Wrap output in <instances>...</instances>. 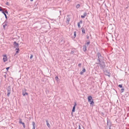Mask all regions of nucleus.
Wrapping results in <instances>:
<instances>
[{
  "label": "nucleus",
  "mask_w": 129,
  "mask_h": 129,
  "mask_svg": "<svg viewBox=\"0 0 129 129\" xmlns=\"http://www.w3.org/2000/svg\"><path fill=\"white\" fill-rule=\"evenodd\" d=\"M98 63H96L99 64V65L100 68L101 69H103L106 66L105 63L104 61V60H102V61H98Z\"/></svg>",
  "instance_id": "f257e3e1"
},
{
  "label": "nucleus",
  "mask_w": 129,
  "mask_h": 129,
  "mask_svg": "<svg viewBox=\"0 0 129 129\" xmlns=\"http://www.w3.org/2000/svg\"><path fill=\"white\" fill-rule=\"evenodd\" d=\"M96 56L98 57L97 59L98 61H100L102 60H103V57L102 56L101 54L100 53L98 52L97 53Z\"/></svg>",
  "instance_id": "f03ea898"
},
{
  "label": "nucleus",
  "mask_w": 129,
  "mask_h": 129,
  "mask_svg": "<svg viewBox=\"0 0 129 129\" xmlns=\"http://www.w3.org/2000/svg\"><path fill=\"white\" fill-rule=\"evenodd\" d=\"M88 101L89 102H90V106H93L94 104V102L92 97L91 96H89L88 97Z\"/></svg>",
  "instance_id": "7ed1b4c3"
},
{
  "label": "nucleus",
  "mask_w": 129,
  "mask_h": 129,
  "mask_svg": "<svg viewBox=\"0 0 129 129\" xmlns=\"http://www.w3.org/2000/svg\"><path fill=\"white\" fill-rule=\"evenodd\" d=\"M13 45L15 48L19 47V44L17 43L16 41L14 42L13 43Z\"/></svg>",
  "instance_id": "20e7f679"
},
{
  "label": "nucleus",
  "mask_w": 129,
  "mask_h": 129,
  "mask_svg": "<svg viewBox=\"0 0 129 129\" xmlns=\"http://www.w3.org/2000/svg\"><path fill=\"white\" fill-rule=\"evenodd\" d=\"M69 15H68L67 16V18H66V23L67 24L69 23V22L70 20V18L69 17Z\"/></svg>",
  "instance_id": "39448f33"
},
{
  "label": "nucleus",
  "mask_w": 129,
  "mask_h": 129,
  "mask_svg": "<svg viewBox=\"0 0 129 129\" xmlns=\"http://www.w3.org/2000/svg\"><path fill=\"white\" fill-rule=\"evenodd\" d=\"M65 41L62 39H61L59 40V43L60 45H62L65 43Z\"/></svg>",
  "instance_id": "423d86ee"
},
{
  "label": "nucleus",
  "mask_w": 129,
  "mask_h": 129,
  "mask_svg": "<svg viewBox=\"0 0 129 129\" xmlns=\"http://www.w3.org/2000/svg\"><path fill=\"white\" fill-rule=\"evenodd\" d=\"M3 60L4 62H5L6 61H7V59L6 55H5L4 56V58H3Z\"/></svg>",
  "instance_id": "0eeeda50"
},
{
  "label": "nucleus",
  "mask_w": 129,
  "mask_h": 129,
  "mask_svg": "<svg viewBox=\"0 0 129 129\" xmlns=\"http://www.w3.org/2000/svg\"><path fill=\"white\" fill-rule=\"evenodd\" d=\"M86 72V70L85 68H83V69L82 71H81L80 73V74L81 75H82L83 74L84 72Z\"/></svg>",
  "instance_id": "6e6552de"
},
{
  "label": "nucleus",
  "mask_w": 129,
  "mask_h": 129,
  "mask_svg": "<svg viewBox=\"0 0 129 129\" xmlns=\"http://www.w3.org/2000/svg\"><path fill=\"white\" fill-rule=\"evenodd\" d=\"M87 13L86 12H85L84 14L83 15H81V17L82 18H85V17L87 15Z\"/></svg>",
  "instance_id": "1a4fd4ad"
},
{
  "label": "nucleus",
  "mask_w": 129,
  "mask_h": 129,
  "mask_svg": "<svg viewBox=\"0 0 129 129\" xmlns=\"http://www.w3.org/2000/svg\"><path fill=\"white\" fill-rule=\"evenodd\" d=\"M32 125L33 126V128L32 129H35L36 124L35 122L34 121H33Z\"/></svg>",
  "instance_id": "9d476101"
},
{
  "label": "nucleus",
  "mask_w": 129,
  "mask_h": 129,
  "mask_svg": "<svg viewBox=\"0 0 129 129\" xmlns=\"http://www.w3.org/2000/svg\"><path fill=\"white\" fill-rule=\"evenodd\" d=\"M81 29L82 30V34H85V30L84 28L83 27H82L81 28Z\"/></svg>",
  "instance_id": "9b49d317"
},
{
  "label": "nucleus",
  "mask_w": 129,
  "mask_h": 129,
  "mask_svg": "<svg viewBox=\"0 0 129 129\" xmlns=\"http://www.w3.org/2000/svg\"><path fill=\"white\" fill-rule=\"evenodd\" d=\"M83 49L84 51H85L86 50V46L85 45L83 46Z\"/></svg>",
  "instance_id": "f8f14e48"
},
{
  "label": "nucleus",
  "mask_w": 129,
  "mask_h": 129,
  "mask_svg": "<svg viewBox=\"0 0 129 129\" xmlns=\"http://www.w3.org/2000/svg\"><path fill=\"white\" fill-rule=\"evenodd\" d=\"M7 24L6 23V22H5L4 23H3V27L4 28V29H5V26H7Z\"/></svg>",
  "instance_id": "ddd939ff"
},
{
  "label": "nucleus",
  "mask_w": 129,
  "mask_h": 129,
  "mask_svg": "<svg viewBox=\"0 0 129 129\" xmlns=\"http://www.w3.org/2000/svg\"><path fill=\"white\" fill-rule=\"evenodd\" d=\"M22 95L23 96H25V95H28V93L27 92H25L24 91H22Z\"/></svg>",
  "instance_id": "4468645a"
},
{
  "label": "nucleus",
  "mask_w": 129,
  "mask_h": 129,
  "mask_svg": "<svg viewBox=\"0 0 129 129\" xmlns=\"http://www.w3.org/2000/svg\"><path fill=\"white\" fill-rule=\"evenodd\" d=\"M107 126L109 125V126H110H110H111V122L110 121L109 122L108 120L107 123Z\"/></svg>",
  "instance_id": "2eb2a0df"
},
{
  "label": "nucleus",
  "mask_w": 129,
  "mask_h": 129,
  "mask_svg": "<svg viewBox=\"0 0 129 129\" xmlns=\"http://www.w3.org/2000/svg\"><path fill=\"white\" fill-rule=\"evenodd\" d=\"M46 124L47 125V126L49 127L50 128V124H49L48 121V120H46Z\"/></svg>",
  "instance_id": "dca6fc26"
},
{
  "label": "nucleus",
  "mask_w": 129,
  "mask_h": 129,
  "mask_svg": "<svg viewBox=\"0 0 129 129\" xmlns=\"http://www.w3.org/2000/svg\"><path fill=\"white\" fill-rule=\"evenodd\" d=\"M19 47L16 48L15 50H17V51L16 52L15 54H17L19 53Z\"/></svg>",
  "instance_id": "f3484780"
},
{
  "label": "nucleus",
  "mask_w": 129,
  "mask_h": 129,
  "mask_svg": "<svg viewBox=\"0 0 129 129\" xmlns=\"http://www.w3.org/2000/svg\"><path fill=\"white\" fill-rule=\"evenodd\" d=\"M75 107L73 106L72 109V112H74L75 111Z\"/></svg>",
  "instance_id": "a211bd4d"
},
{
  "label": "nucleus",
  "mask_w": 129,
  "mask_h": 129,
  "mask_svg": "<svg viewBox=\"0 0 129 129\" xmlns=\"http://www.w3.org/2000/svg\"><path fill=\"white\" fill-rule=\"evenodd\" d=\"M86 42H87L86 43H85V45H87V46H88V45H89L90 43V41L89 40H88V41H86Z\"/></svg>",
  "instance_id": "6ab92c4d"
},
{
  "label": "nucleus",
  "mask_w": 129,
  "mask_h": 129,
  "mask_svg": "<svg viewBox=\"0 0 129 129\" xmlns=\"http://www.w3.org/2000/svg\"><path fill=\"white\" fill-rule=\"evenodd\" d=\"M124 90V88L123 87H122L121 88V93L123 92Z\"/></svg>",
  "instance_id": "aec40b11"
},
{
  "label": "nucleus",
  "mask_w": 129,
  "mask_h": 129,
  "mask_svg": "<svg viewBox=\"0 0 129 129\" xmlns=\"http://www.w3.org/2000/svg\"><path fill=\"white\" fill-rule=\"evenodd\" d=\"M76 31L74 32V38H75L76 36Z\"/></svg>",
  "instance_id": "412c9836"
},
{
  "label": "nucleus",
  "mask_w": 129,
  "mask_h": 129,
  "mask_svg": "<svg viewBox=\"0 0 129 129\" xmlns=\"http://www.w3.org/2000/svg\"><path fill=\"white\" fill-rule=\"evenodd\" d=\"M80 5L79 4H77L76 6V8L78 9V8H79L80 7Z\"/></svg>",
  "instance_id": "4be33fe9"
},
{
  "label": "nucleus",
  "mask_w": 129,
  "mask_h": 129,
  "mask_svg": "<svg viewBox=\"0 0 129 129\" xmlns=\"http://www.w3.org/2000/svg\"><path fill=\"white\" fill-rule=\"evenodd\" d=\"M2 13L4 14L5 15V17L6 18H7V16H6V15L4 11H3V12H2Z\"/></svg>",
  "instance_id": "5701e85b"
},
{
  "label": "nucleus",
  "mask_w": 129,
  "mask_h": 129,
  "mask_svg": "<svg viewBox=\"0 0 129 129\" xmlns=\"http://www.w3.org/2000/svg\"><path fill=\"white\" fill-rule=\"evenodd\" d=\"M23 122L22 121V119H19V123L20 124H22Z\"/></svg>",
  "instance_id": "b1692460"
},
{
  "label": "nucleus",
  "mask_w": 129,
  "mask_h": 129,
  "mask_svg": "<svg viewBox=\"0 0 129 129\" xmlns=\"http://www.w3.org/2000/svg\"><path fill=\"white\" fill-rule=\"evenodd\" d=\"M118 87H119L121 88H122V87H123L122 86V84H119V85H118Z\"/></svg>",
  "instance_id": "393cba45"
},
{
  "label": "nucleus",
  "mask_w": 129,
  "mask_h": 129,
  "mask_svg": "<svg viewBox=\"0 0 129 129\" xmlns=\"http://www.w3.org/2000/svg\"><path fill=\"white\" fill-rule=\"evenodd\" d=\"M21 124H22L23 125V127L24 128H25V125L24 123V122H23Z\"/></svg>",
  "instance_id": "a878e982"
},
{
  "label": "nucleus",
  "mask_w": 129,
  "mask_h": 129,
  "mask_svg": "<svg viewBox=\"0 0 129 129\" xmlns=\"http://www.w3.org/2000/svg\"><path fill=\"white\" fill-rule=\"evenodd\" d=\"M58 78L57 76H56L55 77V79L57 81H58Z\"/></svg>",
  "instance_id": "bb28decb"
},
{
  "label": "nucleus",
  "mask_w": 129,
  "mask_h": 129,
  "mask_svg": "<svg viewBox=\"0 0 129 129\" xmlns=\"http://www.w3.org/2000/svg\"><path fill=\"white\" fill-rule=\"evenodd\" d=\"M78 26L79 28L80 27V23H78Z\"/></svg>",
  "instance_id": "cd10ccee"
},
{
  "label": "nucleus",
  "mask_w": 129,
  "mask_h": 129,
  "mask_svg": "<svg viewBox=\"0 0 129 129\" xmlns=\"http://www.w3.org/2000/svg\"><path fill=\"white\" fill-rule=\"evenodd\" d=\"M81 63H80L78 64V67H81Z\"/></svg>",
  "instance_id": "c85d7f7f"
},
{
  "label": "nucleus",
  "mask_w": 129,
  "mask_h": 129,
  "mask_svg": "<svg viewBox=\"0 0 129 129\" xmlns=\"http://www.w3.org/2000/svg\"><path fill=\"white\" fill-rule=\"evenodd\" d=\"M101 115L102 116H103L104 115V113L103 112H101Z\"/></svg>",
  "instance_id": "c756f323"
},
{
  "label": "nucleus",
  "mask_w": 129,
  "mask_h": 129,
  "mask_svg": "<svg viewBox=\"0 0 129 129\" xmlns=\"http://www.w3.org/2000/svg\"><path fill=\"white\" fill-rule=\"evenodd\" d=\"M33 55L32 54H31V56L30 57V59H31L33 58Z\"/></svg>",
  "instance_id": "7c9ffc66"
},
{
  "label": "nucleus",
  "mask_w": 129,
  "mask_h": 129,
  "mask_svg": "<svg viewBox=\"0 0 129 129\" xmlns=\"http://www.w3.org/2000/svg\"><path fill=\"white\" fill-rule=\"evenodd\" d=\"M77 105V104L76 102H74V106H75V107H76V106Z\"/></svg>",
  "instance_id": "2f4dec72"
},
{
  "label": "nucleus",
  "mask_w": 129,
  "mask_h": 129,
  "mask_svg": "<svg viewBox=\"0 0 129 129\" xmlns=\"http://www.w3.org/2000/svg\"><path fill=\"white\" fill-rule=\"evenodd\" d=\"M3 11V10L2 9V8L1 7H0V11H2V12Z\"/></svg>",
  "instance_id": "473e14b6"
},
{
  "label": "nucleus",
  "mask_w": 129,
  "mask_h": 129,
  "mask_svg": "<svg viewBox=\"0 0 129 129\" xmlns=\"http://www.w3.org/2000/svg\"><path fill=\"white\" fill-rule=\"evenodd\" d=\"M82 23V20H80L79 22H78V23H80H80H81V24Z\"/></svg>",
  "instance_id": "72a5a7b5"
},
{
  "label": "nucleus",
  "mask_w": 129,
  "mask_h": 129,
  "mask_svg": "<svg viewBox=\"0 0 129 129\" xmlns=\"http://www.w3.org/2000/svg\"><path fill=\"white\" fill-rule=\"evenodd\" d=\"M74 53V51H71V54H73Z\"/></svg>",
  "instance_id": "f704fd0d"
},
{
  "label": "nucleus",
  "mask_w": 129,
  "mask_h": 129,
  "mask_svg": "<svg viewBox=\"0 0 129 129\" xmlns=\"http://www.w3.org/2000/svg\"><path fill=\"white\" fill-rule=\"evenodd\" d=\"M79 129H81V128L80 125H79Z\"/></svg>",
  "instance_id": "c9c22d12"
},
{
  "label": "nucleus",
  "mask_w": 129,
  "mask_h": 129,
  "mask_svg": "<svg viewBox=\"0 0 129 129\" xmlns=\"http://www.w3.org/2000/svg\"><path fill=\"white\" fill-rule=\"evenodd\" d=\"M87 39H88L89 38V36L87 35Z\"/></svg>",
  "instance_id": "e433bc0d"
},
{
  "label": "nucleus",
  "mask_w": 129,
  "mask_h": 129,
  "mask_svg": "<svg viewBox=\"0 0 129 129\" xmlns=\"http://www.w3.org/2000/svg\"><path fill=\"white\" fill-rule=\"evenodd\" d=\"M111 126H110H110H109V129H111Z\"/></svg>",
  "instance_id": "4c0bfd02"
},
{
  "label": "nucleus",
  "mask_w": 129,
  "mask_h": 129,
  "mask_svg": "<svg viewBox=\"0 0 129 129\" xmlns=\"http://www.w3.org/2000/svg\"><path fill=\"white\" fill-rule=\"evenodd\" d=\"M4 77L5 78H6V75H4Z\"/></svg>",
  "instance_id": "58836bf2"
},
{
  "label": "nucleus",
  "mask_w": 129,
  "mask_h": 129,
  "mask_svg": "<svg viewBox=\"0 0 129 129\" xmlns=\"http://www.w3.org/2000/svg\"><path fill=\"white\" fill-rule=\"evenodd\" d=\"M5 12L7 13H8V11L7 10L5 11Z\"/></svg>",
  "instance_id": "ea45409f"
},
{
  "label": "nucleus",
  "mask_w": 129,
  "mask_h": 129,
  "mask_svg": "<svg viewBox=\"0 0 129 129\" xmlns=\"http://www.w3.org/2000/svg\"><path fill=\"white\" fill-rule=\"evenodd\" d=\"M10 91L9 90V95L10 94Z\"/></svg>",
  "instance_id": "a19ab883"
},
{
  "label": "nucleus",
  "mask_w": 129,
  "mask_h": 129,
  "mask_svg": "<svg viewBox=\"0 0 129 129\" xmlns=\"http://www.w3.org/2000/svg\"><path fill=\"white\" fill-rule=\"evenodd\" d=\"M8 67H7L6 68V70H7V71L8 70Z\"/></svg>",
  "instance_id": "79ce46f5"
},
{
  "label": "nucleus",
  "mask_w": 129,
  "mask_h": 129,
  "mask_svg": "<svg viewBox=\"0 0 129 129\" xmlns=\"http://www.w3.org/2000/svg\"><path fill=\"white\" fill-rule=\"evenodd\" d=\"M109 73H108V74L107 75L108 76H109Z\"/></svg>",
  "instance_id": "37998d69"
},
{
  "label": "nucleus",
  "mask_w": 129,
  "mask_h": 129,
  "mask_svg": "<svg viewBox=\"0 0 129 129\" xmlns=\"http://www.w3.org/2000/svg\"><path fill=\"white\" fill-rule=\"evenodd\" d=\"M6 4L7 5H8V2H7L6 3Z\"/></svg>",
  "instance_id": "c03bdc74"
},
{
  "label": "nucleus",
  "mask_w": 129,
  "mask_h": 129,
  "mask_svg": "<svg viewBox=\"0 0 129 129\" xmlns=\"http://www.w3.org/2000/svg\"><path fill=\"white\" fill-rule=\"evenodd\" d=\"M30 0V1H31V2H32L33 1V0Z\"/></svg>",
  "instance_id": "a18cd8bd"
},
{
  "label": "nucleus",
  "mask_w": 129,
  "mask_h": 129,
  "mask_svg": "<svg viewBox=\"0 0 129 129\" xmlns=\"http://www.w3.org/2000/svg\"><path fill=\"white\" fill-rule=\"evenodd\" d=\"M7 95L8 96V92L7 93Z\"/></svg>",
  "instance_id": "49530a36"
},
{
  "label": "nucleus",
  "mask_w": 129,
  "mask_h": 129,
  "mask_svg": "<svg viewBox=\"0 0 129 129\" xmlns=\"http://www.w3.org/2000/svg\"><path fill=\"white\" fill-rule=\"evenodd\" d=\"M10 68V67H9V68H8L9 69Z\"/></svg>",
  "instance_id": "de8ad7c7"
},
{
  "label": "nucleus",
  "mask_w": 129,
  "mask_h": 129,
  "mask_svg": "<svg viewBox=\"0 0 129 129\" xmlns=\"http://www.w3.org/2000/svg\"><path fill=\"white\" fill-rule=\"evenodd\" d=\"M9 87H10V86H9V87H8L9 88Z\"/></svg>",
  "instance_id": "09e8293b"
},
{
  "label": "nucleus",
  "mask_w": 129,
  "mask_h": 129,
  "mask_svg": "<svg viewBox=\"0 0 129 129\" xmlns=\"http://www.w3.org/2000/svg\"><path fill=\"white\" fill-rule=\"evenodd\" d=\"M25 90H26V89H25Z\"/></svg>",
  "instance_id": "8fccbe9b"
},
{
  "label": "nucleus",
  "mask_w": 129,
  "mask_h": 129,
  "mask_svg": "<svg viewBox=\"0 0 129 129\" xmlns=\"http://www.w3.org/2000/svg\"><path fill=\"white\" fill-rule=\"evenodd\" d=\"M81 126L82 127H83V126L82 125H81Z\"/></svg>",
  "instance_id": "3c124183"
},
{
  "label": "nucleus",
  "mask_w": 129,
  "mask_h": 129,
  "mask_svg": "<svg viewBox=\"0 0 129 129\" xmlns=\"http://www.w3.org/2000/svg\"><path fill=\"white\" fill-rule=\"evenodd\" d=\"M68 0V1H69L70 0Z\"/></svg>",
  "instance_id": "603ef678"
}]
</instances>
